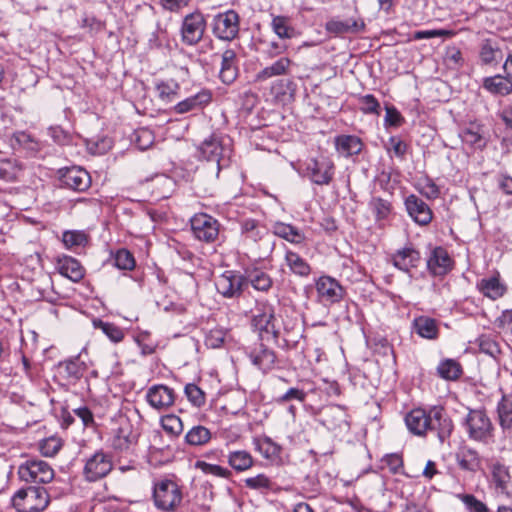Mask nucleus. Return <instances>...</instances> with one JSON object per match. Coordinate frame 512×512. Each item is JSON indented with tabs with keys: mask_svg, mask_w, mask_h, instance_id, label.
I'll return each instance as SVG.
<instances>
[{
	"mask_svg": "<svg viewBox=\"0 0 512 512\" xmlns=\"http://www.w3.org/2000/svg\"><path fill=\"white\" fill-rule=\"evenodd\" d=\"M112 448L117 452H130L137 445L139 432L134 428L131 420L122 413L115 415L109 427Z\"/></svg>",
	"mask_w": 512,
	"mask_h": 512,
	"instance_id": "1",
	"label": "nucleus"
},
{
	"mask_svg": "<svg viewBox=\"0 0 512 512\" xmlns=\"http://www.w3.org/2000/svg\"><path fill=\"white\" fill-rule=\"evenodd\" d=\"M199 157L217 164L218 172L229 165L232 154L231 139L220 133H212L198 146Z\"/></svg>",
	"mask_w": 512,
	"mask_h": 512,
	"instance_id": "2",
	"label": "nucleus"
},
{
	"mask_svg": "<svg viewBox=\"0 0 512 512\" xmlns=\"http://www.w3.org/2000/svg\"><path fill=\"white\" fill-rule=\"evenodd\" d=\"M152 497L158 510L173 512L182 502V491L176 482L162 478L154 481Z\"/></svg>",
	"mask_w": 512,
	"mask_h": 512,
	"instance_id": "3",
	"label": "nucleus"
},
{
	"mask_svg": "<svg viewBox=\"0 0 512 512\" xmlns=\"http://www.w3.org/2000/svg\"><path fill=\"white\" fill-rule=\"evenodd\" d=\"M48 504L47 491L35 486L21 488L12 497V505L18 512H42Z\"/></svg>",
	"mask_w": 512,
	"mask_h": 512,
	"instance_id": "4",
	"label": "nucleus"
},
{
	"mask_svg": "<svg viewBox=\"0 0 512 512\" xmlns=\"http://www.w3.org/2000/svg\"><path fill=\"white\" fill-rule=\"evenodd\" d=\"M489 488L495 498L509 501L512 499V475L510 467L501 461L491 463L489 467Z\"/></svg>",
	"mask_w": 512,
	"mask_h": 512,
	"instance_id": "5",
	"label": "nucleus"
},
{
	"mask_svg": "<svg viewBox=\"0 0 512 512\" xmlns=\"http://www.w3.org/2000/svg\"><path fill=\"white\" fill-rule=\"evenodd\" d=\"M206 27V18L200 10L186 14L180 25L181 42L186 46L198 45L204 37Z\"/></svg>",
	"mask_w": 512,
	"mask_h": 512,
	"instance_id": "6",
	"label": "nucleus"
},
{
	"mask_svg": "<svg viewBox=\"0 0 512 512\" xmlns=\"http://www.w3.org/2000/svg\"><path fill=\"white\" fill-rule=\"evenodd\" d=\"M18 476L21 481L33 484L50 483L55 476L52 466L40 459H29L18 467Z\"/></svg>",
	"mask_w": 512,
	"mask_h": 512,
	"instance_id": "7",
	"label": "nucleus"
},
{
	"mask_svg": "<svg viewBox=\"0 0 512 512\" xmlns=\"http://www.w3.org/2000/svg\"><path fill=\"white\" fill-rule=\"evenodd\" d=\"M239 29V14L232 9L216 14L211 22L213 35L222 41L234 40L239 34Z\"/></svg>",
	"mask_w": 512,
	"mask_h": 512,
	"instance_id": "8",
	"label": "nucleus"
},
{
	"mask_svg": "<svg viewBox=\"0 0 512 512\" xmlns=\"http://www.w3.org/2000/svg\"><path fill=\"white\" fill-rule=\"evenodd\" d=\"M466 428L470 439L486 443L493 435V425L483 410H471L466 417Z\"/></svg>",
	"mask_w": 512,
	"mask_h": 512,
	"instance_id": "9",
	"label": "nucleus"
},
{
	"mask_svg": "<svg viewBox=\"0 0 512 512\" xmlns=\"http://www.w3.org/2000/svg\"><path fill=\"white\" fill-rule=\"evenodd\" d=\"M112 469V457L103 450H98L86 459L83 476L88 482H96L106 477Z\"/></svg>",
	"mask_w": 512,
	"mask_h": 512,
	"instance_id": "10",
	"label": "nucleus"
},
{
	"mask_svg": "<svg viewBox=\"0 0 512 512\" xmlns=\"http://www.w3.org/2000/svg\"><path fill=\"white\" fill-rule=\"evenodd\" d=\"M305 172L312 183L320 186L329 185L335 174V165L327 157L311 158L306 163Z\"/></svg>",
	"mask_w": 512,
	"mask_h": 512,
	"instance_id": "11",
	"label": "nucleus"
},
{
	"mask_svg": "<svg viewBox=\"0 0 512 512\" xmlns=\"http://www.w3.org/2000/svg\"><path fill=\"white\" fill-rule=\"evenodd\" d=\"M274 307L268 301H259L256 303L255 313L252 316L251 324L259 331L271 335L274 339L278 337V331L275 328Z\"/></svg>",
	"mask_w": 512,
	"mask_h": 512,
	"instance_id": "12",
	"label": "nucleus"
},
{
	"mask_svg": "<svg viewBox=\"0 0 512 512\" xmlns=\"http://www.w3.org/2000/svg\"><path fill=\"white\" fill-rule=\"evenodd\" d=\"M191 229L195 238L206 243H212L219 236L220 223L214 217L201 213L191 219Z\"/></svg>",
	"mask_w": 512,
	"mask_h": 512,
	"instance_id": "13",
	"label": "nucleus"
},
{
	"mask_svg": "<svg viewBox=\"0 0 512 512\" xmlns=\"http://www.w3.org/2000/svg\"><path fill=\"white\" fill-rule=\"evenodd\" d=\"M390 259L396 269L407 274H410L413 269H417L422 262L419 250L412 243H407L397 249L391 254Z\"/></svg>",
	"mask_w": 512,
	"mask_h": 512,
	"instance_id": "14",
	"label": "nucleus"
},
{
	"mask_svg": "<svg viewBox=\"0 0 512 512\" xmlns=\"http://www.w3.org/2000/svg\"><path fill=\"white\" fill-rule=\"evenodd\" d=\"M315 286L318 300L326 305L340 302L345 294V289L342 285L330 276L319 277Z\"/></svg>",
	"mask_w": 512,
	"mask_h": 512,
	"instance_id": "15",
	"label": "nucleus"
},
{
	"mask_svg": "<svg viewBox=\"0 0 512 512\" xmlns=\"http://www.w3.org/2000/svg\"><path fill=\"white\" fill-rule=\"evenodd\" d=\"M84 353L86 348H83L76 357L60 362L57 366L58 373L70 382H79L82 379L88 381L89 369L83 359Z\"/></svg>",
	"mask_w": 512,
	"mask_h": 512,
	"instance_id": "16",
	"label": "nucleus"
},
{
	"mask_svg": "<svg viewBox=\"0 0 512 512\" xmlns=\"http://www.w3.org/2000/svg\"><path fill=\"white\" fill-rule=\"evenodd\" d=\"M216 288L226 298L239 297L246 288L245 275L235 271H225L217 279Z\"/></svg>",
	"mask_w": 512,
	"mask_h": 512,
	"instance_id": "17",
	"label": "nucleus"
},
{
	"mask_svg": "<svg viewBox=\"0 0 512 512\" xmlns=\"http://www.w3.org/2000/svg\"><path fill=\"white\" fill-rule=\"evenodd\" d=\"M60 181L63 186L78 192L87 190L91 186L89 173L78 166L65 167L59 170Z\"/></svg>",
	"mask_w": 512,
	"mask_h": 512,
	"instance_id": "18",
	"label": "nucleus"
},
{
	"mask_svg": "<svg viewBox=\"0 0 512 512\" xmlns=\"http://www.w3.org/2000/svg\"><path fill=\"white\" fill-rule=\"evenodd\" d=\"M404 204L408 215L418 225L426 226L432 221L433 212L431 208L424 200L415 194L407 196Z\"/></svg>",
	"mask_w": 512,
	"mask_h": 512,
	"instance_id": "19",
	"label": "nucleus"
},
{
	"mask_svg": "<svg viewBox=\"0 0 512 512\" xmlns=\"http://www.w3.org/2000/svg\"><path fill=\"white\" fill-rule=\"evenodd\" d=\"M429 431H434L441 443H444L453 431V422L443 408L434 407L430 410Z\"/></svg>",
	"mask_w": 512,
	"mask_h": 512,
	"instance_id": "20",
	"label": "nucleus"
},
{
	"mask_svg": "<svg viewBox=\"0 0 512 512\" xmlns=\"http://www.w3.org/2000/svg\"><path fill=\"white\" fill-rule=\"evenodd\" d=\"M212 98V91L210 89L203 88L196 94L178 102L173 107V111L176 114H186L188 112L202 110L211 103Z\"/></svg>",
	"mask_w": 512,
	"mask_h": 512,
	"instance_id": "21",
	"label": "nucleus"
},
{
	"mask_svg": "<svg viewBox=\"0 0 512 512\" xmlns=\"http://www.w3.org/2000/svg\"><path fill=\"white\" fill-rule=\"evenodd\" d=\"M455 460L460 470L476 474L483 469V460L479 452L469 446H462L455 454Z\"/></svg>",
	"mask_w": 512,
	"mask_h": 512,
	"instance_id": "22",
	"label": "nucleus"
},
{
	"mask_svg": "<svg viewBox=\"0 0 512 512\" xmlns=\"http://www.w3.org/2000/svg\"><path fill=\"white\" fill-rule=\"evenodd\" d=\"M322 424L333 432H342L349 429L346 411L338 406L327 407L322 414Z\"/></svg>",
	"mask_w": 512,
	"mask_h": 512,
	"instance_id": "23",
	"label": "nucleus"
},
{
	"mask_svg": "<svg viewBox=\"0 0 512 512\" xmlns=\"http://www.w3.org/2000/svg\"><path fill=\"white\" fill-rule=\"evenodd\" d=\"M453 261L446 249L435 247L427 260V268L434 276H443L452 268Z\"/></svg>",
	"mask_w": 512,
	"mask_h": 512,
	"instance_id": "24",
	"label": "nucleus"
},
{
	"mask_svg": "<svg viewBox=\"0 0 512 512\" xmlns=\"http://www.w3.org/2000/svg\"><path fill=\"white\" fill-rule=\"evenodd\" d=\"M57 271L73 282H79L85 275V268L81 263L67 255L59 256L56 262Z\"/></svg>",
	"mask_w": 512,
	"mask_h": 512,
	"instance_id": "25",
	"label": "nucleus"
},
{
	"mask_svg": "<svg viewBox=\"0 0 512 512\" xmlns=\"http://www.w3.org/2000/svg\"><path fill=\"white\" fill-rule=\"evenodd\" d=\"M244 275L246 288L251 285L256 291L267 293L273 286L272 277L259 267H247Z\"/></svg>",
	"mask_w": 512,
	"mask_h": 512,
	"instance_id": "26",
	"label": "nucleus"
},
{
	"mask_svg": "<svg viewBox=\"0 0 512 512\" xmlns=\"http://www.w3.org/2000/svg\"><path fill=\"white\" fill-rule=\"evenodd\" d=\"M146 398L152 407L160 410L170 407L174 403L175 395L169 386H151Z\"/></svg>",
	"mask_w": 512,
	"mask_h": 512,
	"instance_id": "27",
	"label": "nucleus"
},
{
	"mask_svg": "<svg viewBox=\"0 0 512 512\" xmlns=\"http://www.w3.org/2000/svg\"><path fill=\"white\" fill-rule=\"evenodd\" d=\"M430 411L416 408L411 410L405 417L408 430L417 436H423L429 431Z\"/></svg>",
	"mask_w": 512,
	"mask_h": 512,
	"instance_id": "28",
	"label": "nucleus"
},
{
	"mask_svg": "<svg viewBox=\"0 0 512 512\" xmlns=\"http://www.w3.org/2000/svg\"><path fill=\"white\" fill-rule=\"evenodd\" d=\"M240 232L242 240L245 243L257 244L262 241L267 235V229L258 220L244 219L240 222Z\"/></svg>",
	"mask_w": 512,
	"mask_h": 512,
	"instance_id": "29",
	"label": "nucleus"
},
{
	"mask_svg": "<svg viewBox=\"0 0 512 512\" xmlns=\"http://www.w3.org/2000/svg\"><path fill=\"white\" fill-rule=\"evenodd\" d=\"M413 331L421 338L436 340L439 337V325L436 319L428 316H418L412 322Z\"/></svg>",
	"mask_w": 512,
	"mask_h": 512,
	"instance_id": "30",
	"label": "nucleus"
},
{
	"mask_svg": "<svg viewBox=\"0 0 512 512\" xmlns=\"http://www.w3.org/2000/svg\"><path fill=\"white\" fill-rule=\"evenodd\" d=\"M237 75L236 53L232 49H226L222 53L219 78L224 84L230 85L236 80Z\"/></svg>",
	"mask_w": 512,
	"mask_h": 512,
	"instance_id": "31",
	"label": "nucleus"
},
{
	"mask_svg": "<svg viewBox=\"0 0 512 512\" xmlns=\"http://www.w3.org/2000/svg\"><path fill=\"white\" fill-rule=\"evenodd\" d=\"M502 51L495 39H483L479 47V58L484 65L498 64L502 60Z\"/></svg>",
	"mask_w": 512,
	"mask_h": 512,
	"instance_id": "32",
	"label": "nucleus"
},
{
	"mask_svg": "<svg viewBox=\"0 0 512 512\" xmlns=\"http://www.w3.org/2000/svg\"><path fill=\"white\" fill-rule=\"evenodd\" d=\"M335 148L344 157H351L361 153L363 143L355 135H339L335 138Z\"/></svg>",
	"mask_w": 512,
	"mask_h": 512,
	"instance_id": "33",
	"label": "nucleus"
},
{
	"mask_svg": "<svg viewBox=\"0 0 512 512\" xmlns=\"http://www.w3.org/2000/svg\"><path fill=\"white\" fill-rule=\"evenodd\" d=\"M326 29L335 34L359 33L364 31L365 23L362 19H333L327 22Z\"/></svg>",
	"mask_w": 512,
	"mask_h": 512,
	"instance_id": "34",
	"label": "nucleus"
},
{
	"mask_svg": "<svg viewBox=\"0 0 512 512\" xmlns=\"http://www.w3.org/2000/svg\"><path fill=\"white\" fill-rule=\"evenodd\" d=\"M483 88L493 95L507 96L512 93V80L499 74L486 77L483 80Z\"/></svg>",
	"mask_w": 512,
	"mask_h": 512,
	"instance_id": "35",
	"label": "nucleus"
},
{
	"mask_svg": "<svg viewBox=\"0 0 512 512\" xmlns=\"http://www.w3.org/2000/svg\"><path fill=\"white\" fill-rule=\"evenodd\" d=\"M291 65L292 61L289 58L281 57L271 65L259 71L255 76V80L263 82L272 77L286 75L289 73Z\"/></svg>",
	"mask_w": 512,
	"mask_h": 512,
	"instance_id": "36",
	"label": "nucleus"
},
{
	"mask_svg": "<svg viewBox=\"0 0 512 512\" xmlns=\"http://www.w3.org/2000/svg\"><path fill=\"white\" fill-rule=\"evenodd\" d=\"M23 171L22 163L15 158H7L0 156V180L3 182L13 183L19 180V176Z\"/></svg>",
	"mask_w": 512,
	"mask_h": 512,
	"instance_id": "37",
	"label": "nucleus"
},
{
	"mask_svg": "<svg viewBox=\"0 0 512 512\" xmlns=\"http://www.w3.org/2000/svg\"><path fill=\"white\" fill-rule=\"evenodd\" d=\"M477 287L484 296L492 300L501 298L506 292V286L500 282L498 275L481 279Z\"/></svg>",
	"mask_w": 512,
	"mask_h": 512,
	"instance_id": "38",
	"label": "nucleus"
},
{
	"mask_svg": "<svg viewBox=\"0 0 512 512\" xmlns=\"http://www.w3.org/2000/svg\"><path fill=\"white\" fill-rule=\"evenodd\" d=\"M254 445L262 457L271 462H275L281 457V446L267 436L255 438Z\"/></svg>",
	"mask_w": 512,
	"mask_h": 512,
	"instance_id": "39",
	"label": "nucleus"
},
{
	"mask_svg": "<svg viewBox=\"0 0 512 512\" xmlns=\"http://www.w3.org/2000/svg\"><path fill=\"white\" fill-rule=\"evenodd\" d=\"M510 387V392H502V399L497 407L499 424L504 431L512 430V386Z\"/></svg>",
	"mask_w": 512,
	"mask_h": 512,
	"instance_id": "40",
	"label": "nucleus"
},
{
	"mask_svg": "<svg viewBox=\"0 0 512 512\" xmlns=\"http://www.w3.org/2000/svg\"><path fill=\"white\" fill-rule=\"evenodd\" d=\"M272 230L276 236L293 244H301L306 239L304 233L291 224L276 222L272 226Z\"/></svg>",
	"mask_w": 512,
	"mask_h": 512,
	"instance_id": "41",
	"label": "nucleus"
},
{
	"mask_svg": "<svg viewBox=\"0 0 512 512\" xmlns=\"http://www.w3.org/2000/svg\"><path fill=\"white\" fill-rule=\"evenodd\" d=\"M229 465L237 472L250 469L254 464L252 455L245 450H235L228 455Z\"/></svg>",
	"mask_w": 512,
	"mask_h": 512,
	"instance_id": "42",
	"label": "nucleus"
},
{
	"mask_svg": "<svg viewBox=\"0 0 512 512\" xmlns=\"http://www.w3.org/2000/svg\"><path fill=\"white\" fill-rule=\"evenodd\" d=\"M271 28L273 32L281 39H291L295 36V29L291 25V19L288 16H273L271 21Z\"/></svg>",
	"mask_w": 512,
	"mask_h": 512,
	"instance_id": "43",
	"label": "nucleus"
},
{
	"mask_svg": "<svg viewBox=\"0 0 512 512\" xmlns=\"http://www.w3.org/2000/svg\"><path fill=\"white\" fill-rule=\"evenodd\" d=\"M462 372L460 363L454 359L442 360L437 367L438 375L446 381H457Z\"/></svg>",
	"mask_w": 512,
	"mask_h": 512,
	"instance_id": "44",
	"label": "nucleus"
},
{
	"mask_svg": "<svg viewBox=\"0 0 512 512\" xmlns=\"http://www.w3.org/2000/svg\"><path fill=\"white\" fill-rule=\"evenodd\" d=\"M460 138L463 143L474 147L482 149L486 146V141L482 135V129L478 125H470L469 127L463 129L460 132Z\"/></svg>",
	"mask_w": 512,
	"mask_h": 512,
	"instance_id": "45",
	"label": "nucleus"
},
{
	"mask_svg": "<svg viewBox=\"0 0 512 512\" xmlns=\"http://www.w3.org/2000/svg\"><path fill=\"white\" fill-rule=\"evenodd\" d=\"M158 97L164 102H172L178 97L179 83L174 79L162 80L155 86Z\"/></svg>",
	"mask_w": 512,
	"mask_h": 512,
	"instance_id": "46",
	"label": "nucleus"
},
{
	"mask_svg": "<svg viewBox=\"0 0 512 512\" xmlns=\"http://www.w3.org/2000/svg\"><path fill=\"white\" fill-rule=\"evenodd\" d=\"M250 359L255 367L266 372L273 366L275 362V354L272 350L261 346L260 350H254L251 352Z\"/></svg>",
	"mask_w": 512,
	"mask_h": 512,
	"instance_id": "47",
	"label": "nucleus"
},
{
	"mask_svg": "<svg viewBox=\"0 0 512 512\" xmlns=\"http://www.w3.org/2000/svg\"><path fill=\"white\" fill-rule=\"evenodd\" d=\"M211 431L202 425L193 426L185 435V442L190 446H203L211 440Z\"/></svg>",
	"mask_w": 512,
	"mask_h": 512,
	"instance_id": "48",
	"label": "nucleus"
},
{
	"mask_svg": "<svg viewBox=\"0 0 512 512\" xmlns=\"http://www.w3.org/2000/svg\"><path fill=\"white\" fill-rule=\"evenodd\" d=\"M285 261L290 270L301 277H307L311 273V267L299 254L287 251Z\"/></svg>",
	"mask_w": 512,
	"mask_h": 512,
	"instance_id": "49",
	"label": "nucleus"
},
{
	"mask_svg": "<svg viewBox=\"0 0 512 512\" xmlns=\"http://www.w3.org/2000/svg\"><path fill=\"white\" fill-rule=\"evenodd\" d=\"M369 207L377 222L386 220L392 212L391 202L381 197H373L369 202Z\"/></svg>",
	"mask_w": 512,
	"mask_h": 512,
	"instance_id": "50",
	"label": "nucleus"
},
{
	"mask_svg": "<svg viewBox=\"0 0 512 512\" xmlns=\"http://www.w3.org/2000/svg\"><path fill=\"white\" fill-rule=\"evenodd\" d=\"M62 242L68 249L84 247L88 243V235L79 230L65 231L62 235Z\"/></svg>",
	"mask_w": 512,
	"mask_h": 512,
	"instance_id": "51",
	"label": "nucleus"
},
{
	"mask_svg": "<svg viewBox=\"0 0 512 512\" xmlns=\"http://www.w3.org/2000/svg\"><path fill=\"white\" fill-rule=\"evenodd\" d=\"M11 146L13 149H16L18 146L19 148H23L28 151H37L39 149L37 141H35L30 134L24 131H19L13 134Z\"/></svg>",
	"mask_w": 512,
	"mask_h": 512,
	"instance_id": "52",
	"label": "nucleus"
},
{
	"mask_svg": "<svg viewBox=\"0 0 512 512\" xmlns=\"http://www.w3.org/2000/svg\"><path fill=\"white\" fill-rule=\"evenodd\" d=\"M195 467L206 475L224 479H228L231 476V471L229 469L217 464H210L203 460L196 461Z\"/></svg>",
	"mask_w": 512,
	"mask_h": 512,
	"instance_id": "53",
	"label": "nucleus"
},
{
	"mask_svg": "<svg viewBox=\"0 0 512 512\" xmlns=\"http://www.w3.org/2000/svg\"><path fill=\"white\" fill-rule=\"evenodd\" d=\"M244 484L251 490L260 492L269 491L273 489V481L267 475L260 473L253 477H248L244 480Z\"/></svg>",
	"mask_w": 512,
	"mask_h": 512,
	"instance_id": "54",
	"label": "nucleus"
},
{
	"mask_svg": "<svg viewBox=\"0 0 512 512\" xmlns=\"http://www.w3.org/2000/svg\"><path fill=\"white\" fill-rule=\"evenodd\" d=\"M161 426L169 435L175 437L182 433L183 423L180 417L169 414L161 418Z\"/></svg>",
	"mask_w": 512,
	"mask_h": 512,
	"instance_id": "55",
	"label": "nucleus"
},
{
	"mask_svg": "<svg viewBox=\"0 0 512 512\" xmlns=\"http://www.w3.org/2000/svg\"><path fill=\"white\" fill-rule=\"evenodd\" d=\"M459 498L468 512H490L486 503L473 494H461Z\"/></svg>",
	"mask_w": 512,
	"mask_h": 512,
	"instance_id": "56",
	"label": "nucleus"
},
{
	"mask_svg": "<svg viewBox=\"0 0 512 512\" xmlns=\"http://www.w3.org/2000/svg\"><path fill=\"white\" fill-rule=\"evenodd\" d=\"M226 331L222 328L211 329L205 336V345L208 348H220L226 339Z\"/></svg>",
	"mask_w": 512,
	"mask_h": 512,
	"instance_id": "57",
	"label": "nucleus"
},
{
	"mask_svg": "<svg viewBox=\"0 0 512 512\" xmlns=\"http://www.w3.org/2000/svg\"><path fill=\"white\" fill-rule=\"evenodd\" d=\"M114 262L115 266L121 270H132L135 267L134 256L126 249L116 252Z\"/></svg>",
	"mask_w": 512,
	"mask_h": 512,
	"instance_id": "58",
	"label": "nucleus"
},
{
	"mask_svg": "<svg viewBox=\"0 0 512 512\" xmlns=\"http://www.w3.org/2000/svg\"><path fill=\"white\" fill-rule=\"evenodd\" d=\"M477 342L480 351L489 356L496 357L500 353L498 343L489 335H481Z\"/></svg>",
	"mask_w": 512,
	"mask_h": 512,
	"instance_id": "59",
	"label": "nucleus"
},
{
	"mask_svg": "<svg viewBox=\"0 0 512 512\" xmlns=\"http://www.w3.org/2000/svg\"><path fill=\"white\" fill-rule=\"evenodd\" d=\"M62 447V440L58 437H49L40 443V451L46 457H53Z\"/></svg>",
	"mask_w": 512,
	"mask_h": 512,
	"instance_id": "60",
	"label": "nucleus"
},
{
	"mask_svg": "<svg viewBox=\"0 0 512 512\" xmlns=\"http://www.w3.org/2000/svg\"><path fill=\"white\" fill-rule=\"evenodd\" d=\"M359 103L361 105L360 110L365 114H380V103L379 101L372 95L366 94L359 98Z\"/></svg>",
	"mask_w": 512,
	"mask_h": 512,
	"instance_id": "61",
	"label": "nucleus"
},
{
	"mask_svg": "<svg viewBox=\"0 0 512 512\" xmlns=\"http://www.w3.org/2000/svg\"><path fill=\"white\" fill-rule=\"evenodd\" d=\"M188 400L196 407H201L206 402L205 392L200 386H184Z\"/></svg>",
	"mask_w": 512,
	"mask_h": 512,
	"instance_id": "62",
	"label": "nucleus"
},
{
	"mask_svg": "<svg viewBox=\"0 0 512 512\" xmlns=\"http://www.w3.org/2000/svg\"><path fill=\"white\" fill-rule=\"evenodd\" d=\"M98 327L115 343L120 342L124 338L123 330L113 323L99 321Z\"/></svg>",
	"mask_w": 512,
	"mask_h": 512,
	"instance_id": "63",
	"label": "nucleus"
},
{
	"mask_svg": "<svg viewBox=\"0 0 512 512\" xmlns=\"http://www.w3.org/2000/svg\"><path fill=\"white\" fill-rule=\"evenodd\" d=\"M388 147L387 150L394 153V155L403 160L405 158V155L407 153L408 145L401 140L399 137L392 136L388 140Z\"/></svg>",
	"mask_w": 512,
	"mask_h": 512,
	"instance_id": "64",
	"label": "nucleus"
}]
</instances>
